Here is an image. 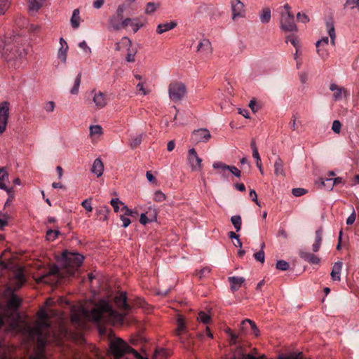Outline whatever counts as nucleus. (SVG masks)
Instances as JSON below:
<instances>
[{
  "label": "nucleus",
  "mask_w": 359,
  "mask_h": 359,
  "mask_svg": "<svg viewBox=\"0 0 359 359\" xmlns=\"http://www.w3.org/2000/svg\"><path fill=\"white\" fill-rule=\"evenodd\" d=\"M114 303L117 309L121 311V313L114 311L108 302L102 299L94 305L89 317L95 323H114L116 321H122L132 308L127 302L126 292H122L118 295L115 296Z\"/></svg>",
  "instance_id": "f257e3e1"
},
{
  "label": "nucleus",
  "mask_w": 359,
  "mask_h": 359,
  "mask_svg": "<svg viewBox=\"0 0 359 359\" xmlns=\"http://www.w3.org/2000/svg\"><path fill=\"white\" fill-rule=\"evenodd\" d=\"M38 320L33 327L27 326L25 328V333L31 338L37 339V347L35 355L30 359H47L43 355V350L47 339L50 337V325L48 321V316L44 309H41L37 313Z\"/></svg>",
  "instance_id": "f03ea898"
},
{
  "label": "nucleus",
  "mask_w": 359,
  "mask_h": 359,
  "mask_svg": "<svg viewBox=\"0 0 359 359\" xmlns=\"http://www.w3.org/2000/svg\"><path fill=\"white\" fill-rule=\"evenodd\" d=\"M0 54L11 66H19L27 54L25 40L19 36L0 39Z\"/></svg>",
  "instance_id": "7ed1b4c3"
},
{
  "label": "nucleus",
  "mask_w": 359,
  "mask_h": 359,
  "mask_svg": "<svg viewBox=\"0 0 359 359\" xmlns=\"http://www.w3.org/2000/svg\"><path fill=\"white\" fill-rule=\"evenodd\" d=\"M84 257L77 252H63L59 262L62 269L65 270L64 275L72 276L74 271L82 264Z\"/></svg>",
  "instance_id": "20e7f679"
},
{
  "label": "nucleus",
  "mask_w": 359,
  "mask_h": 359,
  "mask_svg": "<svg viewBox=\"0 0 359 359\" xmlns=\"http://www.w3.org/2000/svg\"><path fill=\"white\" fill-rule=\"evenodd\" d=\"M109 353L114 359H121L126 353H130L134 355L136 350L130 347L124 340L119 337H112L109 335Z\"/></svg>",
  "instance_id": "39448f33"
},
{
  "label": "nucleus",
  "mask_w": 359,
  "mask_h": 359,
  "mask_svg": "<svg viewBox=\"0 0 359 359\" xmlns=\"http://www.w3.org/2000/svg\"><path fill=\"white\" fill-rule=\"evenodd\" d=\"M187 93L185 84L180 81H174L168 86V95L171 100L174 102L181 101Z\"/></svg>",
  "instance_id": "423d86ee"
},
{
  "label": "nucleus",
  "mask_w": 359,
  "mask_h": 359,
  "mask_svg": "<svg viewBox=\"0 0 359 359\" xmlns=\"http://www.w3.org/2000/svg\"><path fill=\"white\" fill-rule=\"evenodd\" d=\"M132 46V42L128 37H123L121 41L116 43V50H126V60L129 62L135 61V55L137 53V50L135 48H130Z\"/></svg>",
  "instance_id": "0eeeda50"
},
{
  "label": "nucleus",
  "mask_w": 359,
  "mask_h": 359,
  "mask_svg": "<svg viewBox=\"0 0 359 359\" xmlns=\"http://www.w3.org/2000/svg\"><path fill=\"white\" fill-rule=\"evenodd\" d=\"M280 28L285 32H297V27L292 13H281Z\"/></svg>",
  "instance_id": "6e6552de"
},
{
  "label": "nucleus",
  "mask_w": 359,
  "mask_h": 359,
  "mask_svg": "<svg viewBox=\"0 0 359 359\" xmlns=\"http://www.w3.org/2000/svg\"><path fill=\"white\" fill-rule=\"evenodd\" d=\"M10 103L4 101L0 103V135H3L7 128L9 118Z\"/></svg>",
  "instance_id": "1a4fd4ad"
},
{
  "label": "nucleus",
  "mask_w": 359,
  "mask_h": 359,
  "mask_svg": "<svg viewBox=\"0 0 359 359\" xmlns=\"http://www.w3.org/2000/svg\"><path fill=\"white\" fill-rule=\"evenodd\" d=\"M53 276H57V277L62 278L64 274L60 273V268L57 266H53L50 267L49 271L47 273L43 274L40 277L36 279V283L52 284L54 280L50 278Z\"/></svg>",
  "instance_id": "9d476101"
},
{
  "label": "nucleus",
  "mask_w": 359,
  "mask_h": 359,
  "mask_svg": "<svg viewBox=\"0 0 359 359\" xmlns=\"http://www.w3.org/2000/svg\"><path fill=\"white\" fill-rule=\"evenodd\" d=\"M211 138V134L207 128L194 130L191 133V140L195 143L208 142Z\"/></svg>",
  "instance_id": "9b49d317"
},
{
  "label": "nucleus",
  "mask_w": 359,
  "mask_h": 359,
  "mask_svg": "<svg viewBox=\"0 0 359 359\" xmlns=\"http://www.w3.org/2000/svg\"><path fill=\"white\" fill-rule=\"evenodd\" d=\"M187 160L193 171H199L202 168V159L198 156L196 151L192 148L188 151Z\"/></svg>",
  "instance_id": "f8f14e48"
},
{
  "label": "nucleus",
  "mask_w": 359,
  "mask_h": 359,
  "mask_svg": "<svg viewBox=\"0 0 359 359\" xmlns=\"http://www.w3.org/2000/svg\"><path fill=\"white\" fill-rule=\"evenodd\" d=\"M157 220V212L156 209L149 208L146 213H142L140 222L142 224H147L149 222H156Z\"/></svg>",
  "instance_id": "ddd939ff"
},
{
  "label": "nucleus",
  "mask_w": 359,
  "mask_h": 359,
  "mask_svg": "<svg viewBox=\"0 0 359 359\" xmlns=\"http://www.w3.org/2000/svg\"><path fill=\"white\" fill-rule=\"evenodd\" d=\"M14 290H15L13 288H12L11 287H8L6 291V292H8V293L11 294V298L7 302V306L10 309H16L20 306L22 300L20 298L17 297L13 293Z\"/></svg>",
  "instance_id": "4468645a"
},
{
  "label": "nucleus",
  "mask_w": 359,
  "mask_h": 359,
  "mask_svg": "<svg viewBox=\"0 0 359 359\" xmlns=\"http://www.w3.org/2000/svg\"><path fill=\"white\" fill-rule=\"evenodd\" d=\"M232 18L243 17L245 13L244 4L240 0H235L231 3Z\"/></svg>",
  "instance_id": "2eb2a0df"
},
{
  "label": "nucleus",
  "mask_w": 359,
  "mask_h": 359,
  "mask_svg": "<svg viewBox=\"0 0 359 359\" xmlns=\"http://www.w3.org/2000/svg\"><path fill=\"white\" fill-rule=\"evenodd\" d=\"M8 183H9L8 174L4 168H0V189L11 194L12 188L8 187Z\"/></svg>",
  "instance_id": "dca6fc26"
},
{
  "label": "nucleus",
  "mask_w": 359,
  "mask_h": 359,
  "mask_svg": "<svg viewBox=\"0 0 359 359\" xmlns=\"http://www.w3.org/2000/svg\"><path fill=\"white\" fill-rule=\"evenodd\" d=\"M196 50L204 55H210L212 52L211 43L207 39L202 40L198 44Z\"/></svg>",
  "instance_id": "f3484780"
},
{
  "label": "nucleus",
  "mask_w": 359,
  "mask_h": 359,
  "mask_svg": "<svg viewBox=\"0 0 359 359\" xmlns=\"http://www.w3.org/2000/svg\"><path fill=\"white\" fill-rule=\"evenodd\" d=\"M93 101L97 109H102L105 107L107 104V100L106 98V95L102 92L95 93L93 98Z\"/></svg>",
  "instance_id": "a211bd4d"
},
{
  "label": "nucleus",
  "mask_w": 359,
  "mask_h": 359,
  "mask_svg": "<svg viewBox=\"0 0 359 359\" xmlns=\"http://www.w3.org/2000/svg\"><path fill=\"white\" fill-rule=\"evenodd\" d=\"M299 256L304 261L312 264H318L320 262V258L318 256L309 252L301 250Z\"/></svg>",
  "instance_id": "6ab92c4d"
},
{
  "label": "nucleus",
  "mask_w": 359,
  "mask_h": 359,
  "mask_svg": "<svg viewBox=\"0 0 359 359\" xmlns=\"http://www.w3.org/2000/svg\"><path fill=\"white\" fill-rule=\"evenodd\" d=\"M122 25L123 29H126L127 27L130 26L133 28V32L135 33L140 27H142L143 25L140 23L137 19L127 18L122 20Z\"/></svg>",
  "instance_id": "aec40b11"
},
{
  "label": "nucleus",
  "mask_w": 359,
  "mask_h": 359,
  "mask_svg": "<svg viewBox=\"0 0 359 359\" xmlns=\"http://www.w3.org/2000/svg\"><path fill=\"white\" fill-rule=\"evenodd\" d=\"M343 267V262L338 261L333 264L330 273L331 278L333 281H340V273Z\"/></svg>",
  "instance_id": "412c9836"
},
{
  "label": "nucleus",
  "mask_w": 359,
  "mask_h": 359,
  "mask_svg": "<svg viewBox=\"0 0 359 359\" xmlns=\"http://www.w3.org/2000/svg\"><path fill=\"white\" fill-rule=\"evenodd\" d=\"M60 47L57 52V57L62 62H65L67 60V53L68 50V45L63 38L60 39Z\"/></svg>",
  "instance_id": "4be33fe9"
},
{
  "label": "nucleus",
  "mask_w": 359,
  "mask_h": 359,
  "mask_svg": "<svg viewBox=\"0 0 359 359\" xmlns=\"http://www.w3.org/2000/svg\"><path fill=\"white\" fill-rule=\"evenodd\" d=\"M328 42H329L328 37H323V39L318 40L316 43V46L317 48V53L323 58L327 57L329 55V53L327 50L321 51L322 48H320V46H327Z\"/></svg>",
  "instance_id": "5701e85b"
},
{
  "label": "nucleus",
  "mask_w": 359,
  "mask_h": 359,
  "mask_svg": "<svg viewBox=\"0 0 359 359\" xmlns=\"http://www.w3.org/2000/svg\"><path fill=\"white\" fill-rule=\"evenodd\" d=\"M104 171V164L100 158H96L92 165L91 172L97 177L102 175Z\"/></svg>",
  "instance_id": "b1692460"
},
{
  "label": "nucleus",
  "mask_w": 359,
  "mask_h": 359,
  "mask_svg": "<svg viewBox=\"0 0 359 359\" xmlns=\"http://www.w3.org/2000/svg\"><path fill=\"white\" fill-rule=\"evenodd\" d=\"M229 283H231V290L234 292L238 290L239 287L245 283V278L243 277L231 276L228 278Z\"/></svg>",
  "instance_id": "393cba45"
},
{
  "label": "nucleus",
  "mask_w": 359,
  "mask_h": 359,
  "mask_svg": "<svg viewBox=\"0 0 359 359\" xmlns=\"http://www.w3.org/2000/svg\"><path fill=\"white\" fill-rule=\"evenodd\" d=\"M326 27L327 29L328 34L330 37L331 43L332 46L336 44V33L334 29V22L332 19H330L326 22Z\"/></svg>",
  "instance_id": "a878e982"
},
{
  "label": "nucleus",
  "mask_w": 359,
  "mask_h": 359,
  "mask_svg": "<svg viewBox=\"0 0 359 359\" xmlns=\"http://www.w3.org/2000/svg\"><path fill=\"white\" fill-rule=\"evenodd\" d=\"M45 0H28L29 11L35 14L41 8Z\"/></svg>",
  "instance_id": "bb28decb"
},
{
  "label": "nucleus",
  "mask_w": 359,
  "mask_h": 359,
  "mask_svg": "<svg viewBox=\"0 0 359 359\" xmlns=\"http://www.w3.org/2000/svg\"><path fill=\"white\" fill-rule=\"evenodd\" d=\"M25 282L24 275L21 269L18 270L14 276V290L20 289Z\"/></svg>",
  "instance_id": "cd10ccee"
},
{
  "label": "nucleus",
  "mask_w": 359,
  "mask_h": 359,
  "mask_svg": "<svg viewBox=\"0 0 359 359\" xmlns=\"http://www.w3.org/2000/svg\"><path fill=\"white\" fill-rule=\"evenodd\" d=\"M123 18L114 15L109 18V25L115 30H119L123 29L122 20Z\"/></svg>",
  "instance_id": "c85d7f7f"
},
{
  "label": "nucleus",
  "mask_w": 359,
  "mask_h": 359,
  "mask_svg": "<svg viewBox=\"0 0 359 359\" xmlns=\"http://www.w3.org/2000/svg\"><path fill=\"white\" fill-rule=\"evenodd\" d=\"M323 241L322 230L318 229L316 231L315 243L312 245V251L317 252L319 251Z\"/></svg>",
  "instance_id": "c756f323"
},
{
  "label": "nucleus",
  "mask_w": 359,
  "mask_h": 359,
  "mask_svg": "<svg viewBox=\"0 0 359 359\" xmlns=\"http://www.w3.org/2000/svg\"><path fill=\"white\" fill-rule=\"evenodd\" d=\"M177 26V23L175 22H166L163 24H160L157 27L156 32L158 34H161L167 31H169Z\"/></svg>",
  "instance_id": "7c9ffc66"
},
{
  "label": "nucleus",
  "mask_w": 359,
  "mask_h": 359,
  "mask_svg": "<svg viewBox=\"0 0 359 359\" xmlns=\"http://www.w3.org/2000/svg\"><path fill=\"white\" fill-rule=\"evenodd\" d=\"M330 89L332 91H335L334 94V99L335 100H341L342 98V94H345L346 92L344 88H340L335 83L331 84Z\"/></svg>",
  "instance_id": "2f4dec72"
},
{
  "label": "nucleus",
  "mask_w": 359,
  "mask_h": 359,
  "mask_svg": "<svg viewBox=\"0 0 359 359\" xmlns=\"http://www.w3.org/2000/svg\"><path fill=\"white\" fill-rule=\"evenodd\" d=\"M275 175L278 176H284L285 172L283 169V162L280 158H277L274 163Z\"/></svg>",
  "instance_id": "473e14b6"
},
{
  "label": "nucleus",
  "mask_w": 359,
  "mask_h": 359,
  "mask_svg": "<svg viewBox=\"0 0 359 359\" xmlns=\"http://www.w3.org/2000/svg\"><path fill=\"white\" fill-rule=\"evenodd\" d=\"M60 234V231H59V229H48L46 231V238L47 241H54Z\"/></svg>",
  "instance_id": "72a5a7b5"
},
{
  "label": "nucleus",
  "mask_w": 359,
  "mask_h": 359,
  "mask_svg": "<svg viewBox=\"0 0 359 359\" xmlns=\"http://www.w3.org/2000/svg\"><path fill=\"white\" fill-rule=\"evenodd\" d=\"M185 329L184 319L182 316H179L177 318V328L175 330L177 336H180L182 331Z\"/></svg>",
  "instance_id": "f704fd0d"
},
{
  "label": "nucleus",
  "mask_w": 359,
  "mask_h": 359,
  "mask_svg": "<svg viewBox=\"0 0 359 359\" xmlns=\"http://www.w3.org/2000/svg\"><path fill=\"white\" fill-rule=\"evenodd\" d=\"M231 222L233 225L236 231H239L241 229L242 220L240 215H234L231 217Z\"/></svg>",
  "instance_id": "c9c22d12"
},
{
  "label": "nucleus",
  "mask_w": 359,
  "mask_h": 359,
  "mask_svg": "<svg viewBox=\"0 0 359 359\" xmlns=\"http://www.w3.org/2000/svg\"><path fill=\"white\" fill-rule=\"evenodd\" d=\"M303 353L302 352H299L297 353H291V354H280L278 356V359H302Z\"/></svg>",
  "instance_id": "e433bc0d"
},
{
  "label": "nucleus",
  "mask_w": 359,
  "mask_h": 359,
  "mask_svg": "<svg viewBox=\"0 0 359 359\" xmlns=\"http://www.w3.org/2000/svg\"><path fill=\"white\" fill-rule=\"evenodd\" d=\"M79 9H75L73 11V14L71 18V23L74 28H77L79 26Z\"/></svg>",
  "instance_id": "4c0bfd02"
},
{
  "label": "nucleus",
  "mask_w": 359,
  "mask_h": 359,
  "mask_svg": "<svg viewBox=\"0 0 359 359\" xmlns=\"http://www.w3.org/2000/svg\"><path fill=\"white\" fill-rule=\"evenodd\" d=\"M81 74L79 73L74 79V86L70 90L72 94H77V93L79 92V86L81 83Z\"/></svg>",
  "instance_id": "58836bf2"
},
{
  "label": "nucleus",
  "mask_w": 359,
  "mask_h": 359,
  "mask_svg": "<svg viewBox=\"0 0 359 359\" xmlns=\"http://www.w3.org/2000/svg\"><path fill=\"white\" fill-rule=\"evenodd\" d=\"M271 20V11L269 8H265L262 11L260 15V20L262 23H267Z\"/></svg>",
  "instance_id": "ea45409f"
},
{
  "label": "nucleus",
  "mask_w": 359,
  "mask_h": 359,
  "mask_svg": "<svg viewBox=\"0 0 359 359\" xmlns=\"http://www.w3.org/2000/svg\"><path fill=\"white\" fill-rule=\"evenodd\" d=\"M246 323H249L256 337H258L259 335V330L258 327H257L256 324L250 319H245L242 321V325H245Z\"/></svg>",
  "instance_id": "a19ab883"
},
{
  "label": "nucleus",
  "mask_w": 359,
  "mask_h": 359,
  "mask_svg": "<svg viewBox=\"0 0 359 359\" xmlns=\"http://www.w3.org/2000/svg\"><path fill=\"white\" fill-rule=\"evenodd\" d=\"M167 199L166 195L161 190H157L154 192V200L156 202H163Z\"/></svg>",
  "instance_id": "79ce46f5"
},
{
  "label": "nucleus",
  "mask_w": 359,
  "mask_h": 359,
  "mask_svg": "<svg viewBox=\"0 0 359 359\" xmlns=\"http://www.w3.org/2000/svg\"><path fill=\"white\" fill-rule=\"evenodd\" d=\"M142 135H136L131 138L130 145L131 148L134 149L139 146L142 142Z\"/></svg>",
  "instance_id": "37998d69"
},
{
  "label": "nucleus",
  "mask_w": 359,
  "mask_h": 359,
  "mask_svg": "<svg viewBox=\"0 0 359 359\" xmlns=\"http://www.w3.org/2000/svg\"><path fill=\"white\" fill-rule=\"evenodd\" d=\"M137 90L139 92L140 94L142 95H147L149 93L150 90L145 88V83L140 81L137 86H136Z\"/></svg>",
  "instance_id": "c03bdc74"
},
{
  "label": "nucleus",
  "mask_w": 359,
  "mask_h": 359,
  "mask_svg": "<svg viewBox=\"0 0 359 359\" xmlns=\"http://www.w3.org/2000/svg\"><path fill=\"white\" fill-rule=\"evenodd\" d=\"M345 8L353 9L358 8L359 11V0H346L344 4Z\"/></svg>",
  "instance_id": "a18cd8bd"
},
{
  "label": "nucleus",
  "mask_w": 359,
  "mask_h": 359,
  "mask_svg": "<svg viewBox=\"0 0 359 359\" xmlns=\"http://www.w3.org/2000/svg\"><path fill=\"white\" fill-rule=\"evenodd\" d=\"M210 316L209 314L205 313L204 311H200L198 316V320L202 322L205 324L208 323L210 321Z\"/></svg>",
  "instance_id": "49530a36"
},
{
  "label": "nucleus",
  "mask_w": 359,
  "mask_h": 359,
  "mask_svg": "<svg viewBox=\"0 0 359 359\" xmlns=\"http://www.w3.org/2000/svg\"><path fill=\"white\" fill-rule=\"evenodd\" d=\"M276 268L280 271H287L290 268L288 262L285 260H278L276 262Z\"/></svg>",
  "instance_id": "de8ad7c7"
},
{
  "label": "nucleus",
  "mask_w": 359,
  "mask_h": 359,
  "mask_svg": "<svg viewBox=\"0 0 359 359\" xmlns=\"http://www.w3.org/2000/svg\"><path fill=\"white\" fill-rule=\"evenodd\" d=\"M265 355H262V356L257 358L251 354H245L240 353L237 356H234L233 359H264Z\"/></svg>",
  "instance_id": "09e8293b"
},
{
  "label": "nucleus",
  "mask_w": 359,
  "mask_h": 359,
  "mask_svg": "<svg viewBox=\"0 0 359 359\" xmlns=\"http://www.w3.org/2000/svg\"><path fill=\"white\" fill-rule=\"evenodd\" d=\"M121 210L123 211H124L123 215L127 217L130 216V217H136V216L137 215V211L128 208V207L127 205H126L124 203H123V205Z\"/></svg>",
  "instance_id": "8fccbe9b"
},
{
  "label": "nucleus",
  "mask_w": 359,
  "mask_h": 359,
  "mask_svg": "<svg viewBox=\"0 0 359 359\" xmlns=\"http://www.w3.org/2000/svg\"><path fill=\"white\" fill-rule=\"evenodd\" d=\"M286 42H290L295 48L299 47V40L297 35L292 34L286 37Z\"/></svg>",
  "instance_id": "3c124183"
},
{
  "label": "nucleus",
  "mask_w": 359,
  "mask_h": 359,
  "mask_svg": "<svg viewBox=\"0 0 359 359\" xmlns=\"http://www.w3.org/2000/svg\"><path fill=\"white\" fill-rule=\"evenodd\" d=\"M90 135H102V128L100 125H93L90 127Z\"/></svg>",
  "instance_id": "603ef678"
},
{
  "label": "nucleus",
  "mask_w": 359,
  "mask_h": 359,
  "mask_svg": "<svg viewBox=\"0 0 359 359\" xmlns=\"http://www.w3.org/2000/svg\"><path fill=\"white\" fill-rule=\"evenodd\" d=\"M10 6L8 0H0V15H4Z\"/></svg>",
  "instance_id": "864d4df0"
},
{
  "label": "nucleus",
  "mask_w": 359,
  "mask_h": 359,
  "mask_svg": "<svg viewBox=\"0 0 359 359\" xmlns=\"http://www.w3.org/2000/svg\"><path fill=\"white\" fill-rule=\"evenodd\" d=\"M159 6L158 4H154V3H148L147 5V8L145 9V13L147 14H151L154 13L157 8Z\"/></svg>",
  "instance_id": "5fc2aeb1"
},
{
  "label": "nucleus",
  "mask_w": 359,
  "mask_h": 359,
  "mask_svg": "<svg viewBox=\"0 0 359 359\" xmlns=\"http://www.w3.org/2000/svg\"><path fill=\"white\" fill-rule=\"evenodd\" d=\"M81 205L86 209V210L88 212L93 211V207L91 205V198L86 199L82 201Z\"/></svg>",
  "instance_id": "6e6d98bb"
},
{
  "label": "nucleus",
  "mask_w": 359,
  "mask_h": 359,
  "mask_svg": "<svg viewBox=\"0 0 359 359\" xmlns=\"http://www.w3.org/2000/svg\"><path fill=\"white\" fill-rule=\"evenodd\" d=\"M110 203L114 208L115 212H118L119 211L118 204L123 205V203L119 201L118 198H112L110 201Z\"/></svg>",
  "instance_id": "4d7b16f0"
},
{
  "label": "nucleus",
  "mask_w": 359,
  "mask_h": 359,
  "mask_svg": "<svg viewBox=\"0 0 359 359\" xmlns=\"http://www.w3.org/2000/svg\"><path fill=\"white\" fill-rule=\"evenodd\" d=\"M255 259L257 261L260 262L261 263H264L265 260L264 252L262 250H260L259 252H256L254 255Z\"/></svg>",
  "instance_id": "13d9d810"
},
{
  "label": "nucleus",
  "mask_w": 359,
  "mask_h": 359,
  "mask_svg": "<svg viewBox=\"0 0 359 359\" xmlns=\"http://www.w3.org/2000/svg\"><path fill=\"white\" fill-rule=\"evenodd\" d=\"M341 123H340L339 121L338 120H334L332 123V130L337 133V134H339L341 131Z\"/></svg>",
  "instance_id": "bf43d9fd"
},
{
  "label": "nucleus",
  "mask_w": 359,
  "mask_h": 359,
  "mask_svg": "<svg viewBox=\"0 0 359 359\" xmlns=\"http://www.w3.org/2000/svg\"><path fill=\"white\" fill-rule=\"evenodd\" d=\"M71 321L74 324L80 325L81 323V316L79 313H73L71 316Z\"/></svg>",
  "instance_id": "052dcab7"
},
{
  "label": "nucleus",
  "mask_w": 359,
  "mask_h": 359,
  "mask_svg": "<svg viewBox=\"0 0 359 359\" xmlns=\"http://www.w3.org/2000/svg\"><path fill=\"white\" fill-rule=\"evenodd\" d=\"M229 171H230L234 176L237 177H240L241 175V172L240 170H238L236 167L233 165H228L227 169Z\"/></svg>",
  "instance_id": "680f3d73"
},
{
  "label": "nucleus",
  "mask_w": 359,
  "mask_h": 359,
  "mask_svg": "<svg viewBox=\"0 0 359 359\" xmlns=\"http://www.w3.org/2000/svg\"><path fill=\"white\" fill-rule=\"evenodd\" d=\"M9 219L8 215L6 214H1L0 215V228L2 229L8 224V220Z\"/></svg>",
  "instance_id": "e2e57ef3"
},
{
  "label": "nucleus",
  "mask_w": 359,
  "mask_h": 359,
  "mask_svg": "<svg viewBox=\"0 0 359 359\" xmlns=\"http://www.w3.org/2000/svg\"><path fill=\"white\" fill-rule=\"evenodd\" d=\"M297 18L298 21L302 22V23H306L309 21V18L305 13H298L297 14Z\"/></svg>",
  "instance_id": "0e129e2a"
},
{
  "label": "nucleus",
  "mask_w": 359,
  "mask_h": 359,
  "mask_svg": "<svg viewBox=\"0 0 359 359\" xmlns=\"http://www.w3.org/2000/svg\"><path fill=\"white\" fill-rule=\"evenodd\" d=\"M306 191L302 188H294L292 189V193L294 196H301L305 194Z\"/></svg>",
  "instance_id": "69168bd1"
},
{
  "label": "nucleus",
  "mask_w": 359,
  "mask_h": 359,
  "mask_svg": "<svg viewBox=\"0 0 359 359\" xmlns=\"http://www.w3.org/2000/svg\"><path fill=\"white\" fill-rule=\"evenodd\" d=\"M120 219H121V221H122V222H123V225H122V226H123V227H124V228L128 227V226L130 225V224L131 223V221H130V219L128 218V217H127V216H126V215H121V216H120Z\"/></svg>",
  "instance_id": "338daca9"
},
{
  "label": "nucleus",
  "mask_w": 359,
  "mask_h": 359,
  "mask_svg": "<svg viewBox=\"0 0 359 359\" xmlns=\"http://www.w3.org/2000/svg\"><path fill=\"white\" fill-rule=\"evenodd\" d=\"M250 196L252 197V200L254 202H255L257 205H258L259 207H261V204H260V203H259V201H258V198H257V193H256V191L254 189H251L250 191Z\"/></svg>",
  "instance_id": "774afa93"
}]
</instances>
